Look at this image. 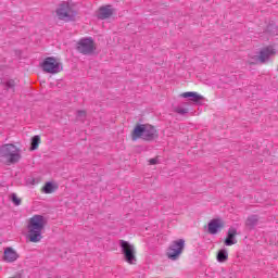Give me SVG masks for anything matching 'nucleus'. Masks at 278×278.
Returning a JSON list of instances; mask_svg holds the SVG:
<instances>
[{"mask_svg": "<svg viewBox=\"0 0 278 278\" xmlns=\"http://www.w3.org/2000/svg\"><path fill=\"white\" fill-rule=\"evenodd\" d=\"M250 64H255V62H250Z\"/></svg>", "mask_w": 278, "mask_h": 278, "instance_id": "nucleus-24", "label": "nucleus"}, {"mask_svg": "<svg viewBox=\"0 0 278 278\" xmlns=\"http://www.w3.org/2000/svg\"><path fill=\"white\" fill-rule=\"evenodd\" d=\"M12 202L14 203V205H21V199L16 197V193L12 194Z\"/></svg>", "mask_w": 278, "mask_h": 278, "instance_id": "nucleus-21", "label": "nucleus"}, {"mask_svg": "<svg viewBox=\"0 0 278 278\" xmlns=\"http://www.w3.org/2000/svg\"><path fill=\"white\" fill-rule=\"evenodd\" d=\"M174 112H176V114H180L181 116H184V114H188V109H184L181 106H176L174 109Z\"/></svg>", "mask_w": 278, "mask_h": 278, "instance_id": "nucleus-20", "label": "nucleus"}, {"mask_svg": "<svg viewBox=\"0 0 278 278\" xmlns=\"http://www.w3.org/2000/svg\"><path fill=\"white\" fill-rule=\"evenodd\" d=\"M77 117L84 121L86 118V111H77Z\"/></svg>", "mask_w": 278, "mask_h": 278, "instance_id": "nucleus-22", "label": "nucleus"}, {"mask_svg": "<svg viewBox=\"0 0 278 278\" xmlns=\"http://www.w3.org/2000/svg\"><path fill=\"white\" fill-rule=\"evenodd\" d=\"M48 220L42 215H34L28 219L27 238L30 242H40L42 240V231L47 227Z\"/></svg>", "mask_w": 278, "mask_h": 278, "instance_id": "nucleus-1", "label": "nucleus"}, {"mask_svg": "<svg viewBox=\"0 0 278 278\" xmlns=\"http://www.w3.org/2000/svg\"><path fill=\"white\" fill-rule=\"evenodd\" d=\"M18 257H20V255L14 249H12V248L4 249L3 260L8 264H12L13 262H16V260H18Z\"/></svg>", "mask_w": 278, "mask_h": 278, "instance_id": "nucleus-11", "label": "nucleus"}, {"mask_svg": "<svg viewBox=\"0 0 278 278\" xmlns=\"http://www.w3.org/2000/svg\"><path fill=\"white\" fill-rule=\"evenodd\" d=\"M181 97L184 99H190V101H193V103H199L200 101H203V96L198 94L194 91H187L181 93Z\"/></svg>", "mask_w": 278, "mask_h": 278, "instance_id": "nucleus-14", "label": "nucleus"}, {"mask_svg": "<svg viewBox=\"0 0 278 278\" xmlns=\"http://www.w3.org/2000/svg\"><path fill=\"white\" fill-rule=\"evenodd\" d=\"M55 14L59 21L71 23V21H75V17L77 16V11L68 2H61L55 10Z\"/></svg>", "mask_w": 278, "mask_h": 278, "instance_id": "nucleus-4", "label": "nucleus"}, {"mask_svg": "<svg viewBox=\"0 0 278 278\" xmlns=\"http://www.w3.org/2000/svg\"><path fill=\"white\" fill-rule=\"evenodd\" d=\"M227 260H229V253L227 252V250H225V249L219 250L217 253V262L223 264V263L227 262Z\"/></svg>", "mask_w": 278, "mask_h": 278, "instance_id": "nucleus-16", "label": "nucleus"}, {"mask_svg": "<svg viewBox=\"0 0 278 278\" xmlns=\"http://www.w3.org/2000/svg\"><path fill=\"white\" fill-rule=\"evenodd\" d=\"M112 14H114V9H112V5L101 7L99 9L98 18L105 21V18H110Z\"/></svg>", "mask_w": 278, "mask_h": 278, "instance_id": "nucleus-12", "label": "nucleus"}, {"mask_svg": "<svg viewBox=\"0 0 278 278\" xmlns=\"http://www.w3.org/2000/svg\"><path fill=\"white\" fill-rule=\"evenodd\" d=\"M223 227H225V224L223 223L222 219H218V218L212 219L208 223V233H211V236H216V233H218V231H220Z\"/></svg>", "mask_w": 278, "mask_h": 278, "instance_id": "nucleus-9", "label": "nucleus"}, {"mask_svg": "<svg viewBox=\"0 0 278 278\" xmlns=\"http://www.w3.org/2000/svg\"><path fill=\"white\" fill-rule=\"evenodd\" d=\"M149 164H150V165H155V164H157V159H150V160H149Z\"/></svg>", "mask_w": 278, "mask_h": 278, "instance_id": "nucleus-23", "label": "nucleus"}, {"mask_svg": "<svg viewBox=\"0 0 278 278\" xmlns=\"http://www.w3.org/2000/svg\"><path fill=\"white\" fill-rule=\"evenodd\" d=\"M45 194H53L55 192V186L52 182H47L42 188Z\"/></svg>", "mask_w": 278, "mask_h": 278, "instance_id": "nucleus-18", "label": "nucleus"}, {"mask_svg": "<svg viewBox=\"0 0 278 278\" xmlns=\"http://www.w3.org/2000/svg\"><path fill=\"white\" fill-rule=\"evenodd\" d=\"M257 223H260V217H257V215H250L245 220V225L249 229H255V227H257Z\"/></svg>", "mask_w": 278, "mask_h": 278, "instance_id": "nucleus-15", "label": "nucleus"}, {"mask_svg": "<svg viewBox=\"0 0 278 278\" xmlns=\"http://www.w3.org/2000/svg\"><path fill=\"white\" fill-rule=\"evenodd\" d=\"M1 85L7 89V90H13L14 92V88H16V80L14 79H7V80H2Z\"/></svg>", "mask_w": 278, "mask_h": 278, "instance_id": "nucleus-17", "label": "nucleus"}, {"mask_svg": "<svg viewBox=\"0 0 278 278\" xmlns=\"http://www.w3.org/2000/svg\"><path fill=\"white\" fill-rule=\"evenodd\" d=\"M238 236V230L235 227H230L227 232V237L224 241L226 247H233V244H238V240L236 239Z\"/></svg>", "mask_w": 278, "mask_h": 278, "instance_id": "nucleus-10", "label": "nucleus"}, {"mask_svg": "<svg viewBox=\"0 0 278 278\" xmlns=\"http://www.w3.org/2000/svg\"><path fill=\"white\" fill-rule=\"evenodd\" d=\"M119 247L125 262L130 265H136V262H138V258H136V247L125 240H119Z\"/></svg>", "mask_w": 278, "mask_h": 278, "instance_id": "nucleus-5", "label": "nucleus"}, {"mask_svg": "<svg viewBox=\"0 0 278 278\" xmlns=\"http://www.w3.org/2000/svg\"><path fill=\"white\" fill-rule=\"evenodd\" d=\"M96 50L97 47L94 46V40L91 37L83 38L77 43V51L83 53V55H92Z\"/></svg>", "mask_w": 278, "mask_h": 278, "instance_id": "nucleus-8", "label": "nucleus"}, {"mask_svg": "<svg viewBox=\"0 0 278 278\" xmlns=\"http://www.w3.org/2000/svg\"><path fill=\"white\" fill-rule=\"evenodd\" d=\"M159 136L157 129H155V127L152 125L140 124L134 129L132 140H138V138H141V140H146L147 142H153V140H156Z\"/></svg>", "mask_w": 278, "mask_h": 278, "instance_id": "nucleus-3", "label": "nucleus"}, {"mask_svg": "<svg viewBox=\"0 0 278 278\" xmlns=\"http://www.w3.org/2000/svg\"><path fill=\"white\" fill-rule=\"evenodd\" d=\"M38 144H40V136L36 135L31 138L30 151H36V149H38Z\"/></svg>", "mask_w": 278, "mask_h": 278, "instance_id": "nucleus-19", "label": "nucleus"}, {"mask_svg": "<svg viewBox=\"0 0 278 278\" xmlns=\"http://www.w3.org/2000/svg\"><path fill=\"white\" fill-rule=\"evenodd\" d=\"M184 249H186V240L178 239L173 241L166 253L168 260H172L173 262L179 260V256L184 253Z\"/></svg>", "mask_w": 278, "mask_h": 278, "instance_id": "nucleus-6", "label": "nucleus"}, {"mask_svg": "<svg viewBox=\"0 0 278 278\" xmlns=\"http://www.w3.org/2000/svg\"><path fill=\"white\" fill-rule=\"evenodd\" d=\"M21 149L13 143H5L0 147V164L12 166L21 162Z\"/></svg>", "mask_w": 278, "mask_h": 278, "instance_id": "nucleus-2", "label": "nucleus"}, {"mask_svg": "<svg viewBox=\"0 0 278 278\" xmlns=\"http://www.w3.org/2000/svg\"><path fill=\"white\" fill-rule=\"evenodd\" d=\"M41 68L43 73H49L50 75H56V73H61L62 64L55 60L53 56H48L41 63Z\"/></svg>", "mask_w": 278, "mask_h": 278, "instance_id": "nucleus-7", "label": "nucleus"}, {"mask_svg": "<svg viewBox=\"0 0 278 278\" xmlns=\"http://www.w3.org/2000/svg\"><path fill=\"white\" fill-rule=\"evenodd\" d=\"M275 54V50H273V48H264L263 50H261L258 58H256V62L257 60L261 61V64H264V62H268V60L270 59V55Z\"/></svg>", "mask_w": 278, "mask_h": 278, "instance_id": "nucleus-13", "label": "nucleus"}]
</instances>
